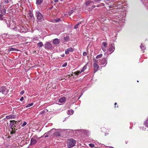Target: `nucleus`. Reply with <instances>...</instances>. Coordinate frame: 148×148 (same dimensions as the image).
<instances>
[{
  "mask_svg": "<svg viewBox=\"0 0 148 148\" xmlns=\"http://www.w3.org/2000/svg\"><path fill=\"white\" fill-rule=\"evenodd\" d=\"M112 17H111V18L114 19H116L117 20H112L111 21L114 24H116V25H117L118 26H120L121 25H123V23L124 22V20L123 19H122L121 20H120V19H119V17L117 16H111Z\"/></svg>",
  "mask_w": 148,
  "mask_h": 148,
  "instance_id": "1",
  "label": "nucleus"
},
{
  "mask_svg": "<svg viewBox=\"0 0 148 148\" xmlns=\"http://www.w3.org/2000/svg\"><path fill=\"white\" fill-rule=\"evenodd\" d=\"M4 20L5 22L7 24L8 27L10 29H13V28H14V26L15 23L13 21H11V18H6V19Z\"/></svg>",
  "mask_w": 148,
  "mask_h": 148,
  "instance_id": "2",
  "label": "nucleus"
},
{
  "mask_svg": "<svg viewBox=\"0 0 148 148\" xmlns=\"http://www.w3.org/2000/svg\"><path fill=\"white\" fill-rule=\"evenodd\" d=\"M76 141L73 139H69L67 141V145L68 148L73 147L76 144Z\"/></svg>",
  "mask_w": 148,
  "mask_h": 148,
  "instance_id": "3",
  "label": "nucleus"
},
{
  "mask_svg": "<svg viewBox=\"0 0 148 148\" xmlns=\"http://www.w3.org/2000/svg\"><path fill=\"white\" fill-rule=\"evenodd\" d=\"M36 16L37 17V19L39 20L43 21L44 20L42 15L39 11H37L36 12Z\"/></svg>",
  "mask_w": 148,
  "mask_h": 148,
  "instance_id": "4",
  "label": "nucleus"
},
{
  "mask_svg": "<svg viewBox=\"0 0 148 148\" xmlns=\"http://www.w3.org/2000/svg\"><path fill=\"white\" fill-rule=\"evenodd\" d=\"M66 101V98L64 97H62L56 101V103L59 105L64 103Z\"/></svg>",
  "mask_w": 148,
  "mask_h": 148,
  "instance_id": "5",
  "label": "nucleus"
},
{
  "mask_svg": "<svg viewBox=\"0 0 148 148\" xmlns=\"http://www.w3.org/2000/svg\"><path fill=\"white\" fill-rule=\"evenodd\" d=\"M10 123L9 124L10 126L11 127L12 130H16L15 127H16V124L17 121L14 120H11L10 121Z\"/></svg>",
  "mask_w": 148,
  "mask_h": 148,
  "instance_id": "6",
  "label": "nucleus"
},
{
  "mask_svg": "<svg viewBox=\"0 0 148 148\" xmlns=\"http://www.w3.org/2000/svg\"><path fill=\"white\" fill-rule=\"evenodd\" d=\"M45 47L46 49H53V47L49 42H46L45 45Z\"/></svg>",
  "mask_w": 148,
  "mask_h": 148,
  "instance_id": "7",
  "label": "nucleus"
},
{
  "mask_svg": "<svg viewBox=\"0 0 148 148\" xmlns=\"http://www.w3.org/2000/svg\"><path fill=\"white\" fill-rule=\"evenodd\" d=\"M0 93L4 95H6L8 93V90L5 87L3 86L0 88Z\"/></svg>",
  "mask_w": 148,
  "mask_h": 148,
  "instance_id": "8",
  "label": "nucleus"
},
{
  "mask_svg": "<svg viewBox=\"0 0 148 148\" xmlns=\"http://www.w3.org/2000/svg\"><path fill=\"white\" fill-rule=\"evenodd\" d=\"M74 50L71 47L68 48L65 51V53L66 54H68L70 52H73Z\"/></svg>",
  "mask_w": 148,
  "mask_h": 148,
  "instance_id": "9",
  "label": "nucleus"
},
{
  "mask_svg": "<svg viewBox=\"0 0 148 148\" xmlns=\"http://www.w3.org/2000/svg\"><path fill=\"white\" fill-rule=\"evenodd\" d=\"M21 25H18L16 27L13 28V30L17 32H20Z\"/></svg>",
  "mask_w": 148,
  "mask_h": 148,
  "instance_id": "10",
  "label": "nucleus"
},
{
  "mask_svg": "<svg viewBox=\"0 0 148 148\" xmlns=\"http://www.w3.org/2000/svg\"><path fill=\"white\" fill-rule=\"evenodd\" d=\"M16 117V115L10 114L8 116H7L5 117V119H15Z\"/></svg>",
  "mask_w": 148,
  "mask_h": 148,
  "instance_id": "11",
  "label": "nucleus"
},
{
  "mask_svg": "<svg viewBox=\"0 0 148 148\" xmlns=\"http://www.w3.org/2000/svg\"><path fill=\"white\" fill-rule=\"evenodd\" d=\"M107 62L106 58H103L101 61V65H103L106 63V65L107 64Z\"/></svg>",
  "mask_w": 148,
  "mask_h": 148,
  "instance_id": "12",
  "label": "nucleus"
},
{
  "mask_svg": "<svg viewBox=\"0 0 148 148\" xmlns=\"http://www.w3.org/2000/svg\"><path fill=\"white\" fill-rule=\"evenodd\" d=\"M109 51L111 52V53H112L114 50V46H113L112 44L109 45Z\"/></svg>",
  "mask_w": 148,
  "mask_h": 148,
  "instance_id": "13",
  "label": "nucleus"
},
{
  "mask_svg": "<svg viewBox=\"0 0 148 148\" xmlns=\"http://www.w3.org/2000/svg\"><path fill=\"white\" fill-rule=\"evenodd\" d=\"M93 66L94 72H95L98 70L99 67V66L98 64H93Z\"/></svg>",
  "mask_w": 148,
  "mask_h": 148,
  "instance_id": "14",
  "label": "nucleus"
},
{
  "mask_svg": "<svg viewBox=\"0 0 148 148\" xmlns=\"http://www.w3.org/2000/svg\"><path fill=\"white\" fill-rule=\"evenodd\" d=\"M53 42L55 45H57L59 44L60 41L58 39L55 38L53 40Z\"/></svg>",
  "mask_w": 148,
  "mask_h": 148,
  "instance_id": "15",
  "label": "nucleus"
},
{
  "mask_svg": "<svg viewBox=\"0 0 148 148\" xmlns=\"http://www.w3.org/2000/svg\"><path fill=\"white\" fill-rule=\"evenodd\" d=\"M37 140L36 139L32 138L31 139L30 144L31 145H34L35 144L37 143Z\"/></svg>",
  "mask_w": 148,
  "mask_h": 148,
  "instance_id": "16",
  "label": "nucleus"
},
{
  "mask_svg": "<svg viewBox=\"0 0 148 148\" xmlns=\"http://www.w3.org/2000/svg\"><path fill=\"white\" fill-rule=\"evenodd\" d=\"M20 33H23V32H26V29H25L24 27L21 25V29H20Z\"/></svg>",
  "mask_w": 148,
  "mask_h": 148,
  "instance_id": "17",
  "label": "nucleus"
},
{
  "mask_svg": "<svg viewBox=\"0 0 148 148\" xmlns=\"http://www.w3.org/2000/svg\"><path fill=\"white\" fill-rule=\"evenodd\" d=\"M28 15L31 18H32L34 17L33 11L32 10H30L29 11V12L28 13Z\"/></svg>",
  "mask_w": 148,
  "mask_h": 148,
  "instance_id": "18",
  "label": "nucleus"
},
{
  "mask_svg": "<svg viewBox=\"0 0 148 148\" xmlns=\"http://www.w3.org/2000/svg\"><path fill=\"white\" fill-rule=\"evenodd\" d=\"M9 3L8 0H4L3 2H2L0 4V7H1L2 5H3L4 4H5L8 3Z\"/></svg>",
  "mask_w": 148,
  "mask_h": 148,
  "instance_id": "19",
  "label": "nucleus"
},
{
  "mask_svg": "<svg viewBox=\"0 0 148 148\" xmlns=\"http://www.w3.org/2000/svg\"><path fill=\"white\" fill-rule=\"evenodd\" d=\"M60 133L59 132H56L53 134V135L56 136H60Z\"/></svg>",
  "mask_w": 148,
  "mask_h": 148,
  "instance_id": "20",
  "label": "nucleus"
},
{
  "mask_svg": "<svg viewBox=\"0 0 148 148\" xmlns=\"http://www.w3.org/2000/svg\"><path fill=\"white\" fill-rule=\"evenodd\" d=\"M8 50L9 51H18V50L15 49V48H13L11 47L8 48Z\"/></svg>",
  "mask_w": 148,
  "mask_h": 148,
  "instance_id": "21",
  "label": "nucleus"
},
{
  "mask_svg": "<svg viewBox=\"0 0 148 148\" xmlns=\"http://www.w3.org/2000/svg\"><path fill=\"white\" fill-rule=\"evenodd\" d=\"M43 2V0H36V3L37 5L41 4Z\"/></svg>",
  "mask_w": 148,
  "mask_h": 148,
  "instance_id": "22",
  "label": "nucleus"
},
{
  "mask_svg": "<svg viewBox=\"0 0 148 148\" xmlns=\"http://www.w3.org/2000/svg\"><path fill=\"white\" fill-rule=\"evenodd\" d=\"M107 43L106 42L104 41L102 42V45L101 47H107Z\"/></svg>",
  "mask_w": 148,
  "mask_h": 148,
  "instance_id": "23",
  "label": "nucleus"
},
{
  "mask_svg": "<svg viewBox=\"0 0 148 148\" xmlns=\"http://www.w3.org/2000/svg\"><path fill=\"white\" fill-rule=\"evenodd\" d=\"M43 44L42 42H40L38 43L37 44V45L40 48L42 47L43 46Z\"/></svg>",
  "mask_w": 148,
  "mask_h": 148,
  "instance_id": "24",
  "label": "nucleus"
},
{
  "mask_svg": "<svg viewBox=\"0 0 148 148\" xmlns=\"http://www.w3.org/2000/svg\"><path fill=\"white\" fill-rule=\"evenodd\" d=\"M93 2L92 1H88L86 2V5L87 6H89L90 5V4L92 3H93Z\"/></svg>",
  "mask_w": 148,
  "mask_h": 148,
  "instance_id": "25",
  "label": "nucleus"
},
{
  "mask_svg": "<svg viewBox=\"0 0 148 148\" xmlns=\"http://www.w3.org/2000/svg\"><path fill=\"white\" fill-rule=\"evenodd\" d=\"M144 125H145L146 127H148V118L146 121L144 122Z\"/></svg>",
  "mask_w": 148,
  "mask_h": 148,
  "instance_id": "26",
  "label": "nucleus"
},
{
  "mask_svg": "<svg viewBox=\"0 0 148 148\" xmlns=\"http://www.w3.org/2000/svg\"><path fill=\"white\" fill-rule=\"evenodd\" d=\"M140 47L142 50H144L145 49V47L142 44L140 46Z\"/></svg>",
  "mask_w": 148,
  "mask_h": 148,
  "instance_id": "27",
  "label": "nucleus"
},
{
  "mask_svg": "<svg viewBox=\"0 0 148 148\" xmlns=\"http://www.w3.org/2000/svg\"><path fill=\"white\" fill-rule=\"evenodd\" d=\"M4 19H6V18H3V16L2 14H0V20H3L4 22H5Z\"/></svg>",
  "mask_w": 148,
  "mask_h": 148,
  "instance_id": "28",
  "label": "nucleus"
},
{
  "mask_svg": "<svg viewBox=\"0 0 148 148\" xmlns=\"http://www.w3.org/2000/svg\"><path fill=\"white\" fill-rule=\"evenodd\" d=\"M58 129L56 130L55 129H53L51 130L50 131H48L46 133L47 134H48L49 135L51 134V132L53 130H58Z\"/></svg>",
  "mask_w": 148,
  "mask_h": 148,
  "instance_id": "29",
  "label": "nucleus"
},
{
  "mask_svg": "<svg viewBox=\"0 0 148 148\" xmlns=\"http://www.w3.org/2000/svg\"><path fill=\"white\" fill-rule=\"evenodd\" d=\"M104 4L103 3H101L100 4L97 5V7H99L101 6H104Z\"/></svg>",
  "mask_w": 148,
  "mask_h": 148,
  "instance_id": "30",
  "label": "nucleus"
},
{
  "mask_svg": "<svg viewBox=\"0 0 148 148\" xmlns=\"http://www.w3.org/2000/svg\"><path fill=\"white\" fill-rule=\"evenodd\" d=\"M0 12L1 13L3 14H5V10L4 9L2 10H1Z\"/></svg>",
  "mask_w": 148,
  "mask_h": 148,
  "instance_id": "31",
  "label": "nucleus"
},
{
  "mask_svg": "<svg viewBox=\"0 0 148 148\" xmlns=\"http://www.w3.org/2000/svg\"><path fill=\"white\" fill-rule=\"evenodd\" d=\"M86 66H85L83 68L81 69V72L82 73L84 71L86 70Z\"/></svg>",
  "mask_w": 148,
  "mask_h": 148,
  "instance_id": "32",
  "label": "nucleus"
},
{
  "mask_svg": "<svg viewBox=\"0 0 148 148\" xmlns=\"http://www.w3.org/2000/svg\"><path fill=\"white\" fill-rule=\"evenodd\" d=\"M98 60H96L95 59H94L93 60V62H94V64H97V63H98Z\"/></svg>",
  "mask_w": 148,
  "mask_h": 148,
  "instance_id": "33",
  "label": "nucleus"
},
{
  "mask_svg": "<svg viewBox=\"0 0 148 148\" xmlns=\"http://www.w3.org/2000/svg\"><path fill=\"white\" fill-rule=\"evenodd\" d=\"M102 56V54H100L97 55L96 57V58L97 59H98L99 58H101Z\"/></svg>",
  "mask_w": 148,
  "mask_h": 148,
  "instance_id": "34",
  "label": "nucleus"
},
{
  "mask_svg": "<svg viewBox=\"0 0 148 148\" xmlns=\"http://www.w3.org/2000/svg\"><path fill=\"white\" fill-rule=\"evenodd\" d=\"M82 72H81V71H77L75 72H74V73L77 75H78L79 74H80Z\"/></svg>",
  "mask_w": 148,
  "mask_h": 148,
  "instance_id": "35",
  "label": "nucleus"
},
{
  "mask_svg": "<svg viewBox=\"0 0 148 148\" xmlns=\"http://www.w3.org/2000/svg\"><path fill=\"white\" fill-rule=\"evenodd\" d=\"M33 103H29L26 106V108H28V107H30L32 106H33Z\"/></svg>",
  "mask_w": 148,
  "mask_h": 148,
  "instance_id": "36",
  "label": "nucleus"
},
{
  "mask_svg": "<svg viewBox=\"0 0 148 148\" xmlns=\"http://www.w3.org/2000/svg\"><path fill=\"white\" fill-rule=\"evenodd\" d=\"M80 23H79L77 24L74 27V28L75 29H77V28L78 26L79 25V24Z\"/></svg>",
  "mask_w": 148,
  "mask_h": 148,
  "instance_id": "37",
  "label": "nucleus"
},
{
  "mask_svg": "<svg viewBox=\"0 0 148 148\" xmlns=\"http://www.w3.org/2000/svg\"><path fill=\"white\" fill-rule=\"evenodd\" d=\"M101 49L103 50V51L105 52L106 51V47H101Z\"/></svg>",
  "mask_w": 148,
  "mask_h": 148,
  "instance_id": "38",
  "label": "nucleus"
},
{
  "mask_svg": "<svg viewBox=\"0 0 148 148\" xmlns=\"http://www.w3.org/2000/svg\"><path fill=\"white\" fill-rule=\"evenodd\" d=\"M67 62H65L62 65V67H66L67 66Z\"/></svg>",
  "mask_w": 148,
  "mask_h": 148,
  "instance_id": "39",
  "label": "nucleus"
},
{
  "mask_svg": "<svg viewBox=\"0 0 148 148\" xmlns=\"http://www.w3.org/2000/svg\"><path fill=\"white\" fill-rule=\"evenodd\" d=\"M96 7V6L95 5H93L92 6L91 8H89V10L90 11L92 10L93 8Z\"/></svg>",
  "mask_w": 148,
  "mask_h": 148,
  "instance_id": "40",
  "label": "nucleus"
},
{
  "mask_svg": "<svg viewBox=\"0 0 148 148\" xmlns=\"http://www.w3.org/2000/svg\"><path fill=\"white\" fill-rule=\"evenodd\" d=\"M89 146L90 147H94V144H92V143H90L89 144Z\"/></svg>",
  "mask_w": 148,
  "mask_h": 148,
  "instance_id": "41",
  "label": "nucleus"
},
{
  "mask_svg": "<svg viewBox=\"0 0 148 148\" xmlns=\"http://www.w3.org/2000/svg\"><path fill=\"white\" fill-rule=\"evenodd\" d=\"M60 19L59 18H57V19H55L54 20V21L56 22H59V21H60Z\"/></svg>",
  "mask_w": 148,
  "mask_h": 148,
  "instance_id": "42",
  "label": "nucleus"
},
{
  "mask_svg": "<svg viewBox=\"0 0 148 148\" xmlns=\"http://www.w3.org/2000/svg\"><path fill=\"white\" fill-rule=\"evenodd\" d=\"M27 124V123L25 121L23 123V124L21 125V126L22 127H24V126L25 125Z\"/></svg>",
  "mask_w": 148,
  "mask_h": 148,
  "instance_id": "43",
  "label": "nucleus"
},
{
  "mask_svg": "<svg viewBox=\"0 0 148 148\" xmlns=\"http://www.w3.org/2000/svg\"><path fill=\"white\" fill-rule=\"evenodd\" d=\"M43 110L41 112H40V114H43L45 112V110Z\"/></svg>",
  "mask_w": 148,
  "mask_h": 148,
  "instance_id": "44",
  "label": "nucleus"
},
{
  "mask_svg": "<svg viewBox=\"0 0 148 148\" xmlns=\"http://www.w3.org/2000/svg\"><path fill=\"white\" fill-rule=\"evenodd\" d=\"M38 38L37 37L36 38H33V41H35V40H38Z\"/></svg>",
  "mask_w": 148,
  "mask_h": 148,
  "instance_id": "45",
  "label": "nucleus"
},
{
  "mask_svg": "<svg viewBox=\"0 0 148 148\" xmlns=\"http://www.w3.org/2000/svg\"><path fill=\"white\" fill-rule=\"evenodd\" d=\"M45 138L48 137L49 136L47 134V133H45L43 135Z\"/></svg>",
  "mask_w": 148,
  "mask_h": 148,
  "instance_id": "46",
  "label": "nucleus"
},
{
  "mask_svg": "<svg viewBox=\"0 0 148 148\" xmlns=\"http://www.w3.org/2000/svg\"><path fill=\"white\" fill-rule=\"evenodd\" d=\"M83 55L84 56H86L87 55L86 53V52H84L83 53Z\"/></svg>",
  "mask_w": 148,
  "mask_h": 148,
  "instance_id": "47",
  "label": "nucleus"
},
{
  "mask_svg": "<svg viewBox=\"0 0 148 148\" xmlns=\"http://www.w3.org/2000/svg\"><path fill=\"white\" fill-rule=\"evenodd\" d=\"M64 40H68L69 39V37H64Z\"/></svg>",
  "mask_w": 148,
  "mask_h": 148,
  "instance_id": "48",
  "label": "nucleus"
},
{
  "mask_svg": "<svg viewBox=\"0 0 148 148\" xmlns=\"http://www.w3.org/2000/svg\"><path fill=\"white\" fill-rule=\"evenodd\" d=\"M24 90H22L20 92V94L21 95H23L24 93Z\"/></svg>",
  "mask_w": 148,
  "mask_h": 148,
  "instance_id": "49",
  "label": "nucleus"
},
{
  "mask_svg": "<svg viewBox=\"0 0 148 148\" xmlns=\"http://www.w3.org/2000/svg\"><path fill=\"white\" fill-rule=\"evenodd\" d=\"M106 1H105L106 3L107 4H109L110 2L108 1V0H106Z\"/></svg>",
  "mask_w": 148,
  "mask_h": 148,
  "instance_id": "50",
  "label": "nucleus"
},
{
  "mask_svg": "<svg viewBox=\"0 0 148 148\" xmlns=\"http://www.w3.org/2000/svg\"><path fill=\"white\" fill-rule=\"evenodd\" d=\"M23 99H24V98H23V97H22L20 99V100L21 101H22L23 100Z\"/></svg>",
  "mask_w": 148,
  "mask_h": 148,
  "instance_id": "51",
  "label": "nucleus"
},
{
  "mask_svg": "<svg viewBox=\"0 0 148 148\" xmlns=\"http://www.w3.org/2000/svg\"><path fill=\"white\" fill-rule=\"evenodd\" d=\"M116 6L118 8L121 7V6L119 4H118Z\"/></svg>",
  "mask_w": 148,
  "mask_h": 148,
  "instance_id": "52",
  "label": "nucleus"
},
{
  "mask_svg": "<svg viewBox=\"0 0 148 148\" xmlns=\"http://www.w3.org/2000/svg\"><path fill=\"white\" fill-rule=\"evenodd\" d=\"M61 57H64V54L63 53V54H61Z\"/></svg>",
  "mask_w": 148,
  "mask_h": 148,
  "instance_id": "53",
  "label": "nucleus"
},
{
  "mask_svg": "<svg viewBox=\"0 0 148 148\" xmlns=\"http://www.w3.org/2000/svg\"><path fill=\"white\" fill-rule=\"evenodd\" d=\"M58 0H54V1L56 3L58 1Z\"/></svg>",
  "mask_w": 148,
  "mask_h": 148,
  "instance_id": "54",
  "label": "nucleus"
},
{
  "mask_svg": "<svg viewBox=\"0 0 148 148\" xmlns=\"http://www.w3.org/2000/svg\"><path fill=\"white\" fill-rule=\"evenodd\" d=\"M94 1L96 2H98L99 1H100V0H94Z\"/></svg>",
  "mask_w": 148,
  "mask_h": 148,
  "instance_id": "55",
  "label": "nucleus"
},
{
  "mask_svg": "<svg viewBox=\"0 0 148 148\" xmlns=\"http://www.w3.org/2000/svg\"><path fill=\"white\" fill-rule=\"evenodd\" d=\"M73 13V12H71V13L69 12V16H70V15H71V14H72V13Z\"/></svg>",
  "mask_w": 148,
  "mask_h": 148,
  "instance_id": "56",
  "label": "nucleus"
},
{
  "mask_svg": "<svg viewBox=\"0 0 148 148\" xmlns=\"http://www.w3.org/2000/svg\"><path fill=\"white\" fill-rule=\"evenodd\" d=\"M108 6L109 7V8H112V5H110Z\"/></svg>",
  "mask_w": 148,
  "mask_h": 148,
  "instance_id": "57",
  "label": "nucleus"
},
{
  "mask_svg": "<svg viewBox=\"0 0 148 148\" xmlns=\"http://www.w3.org/2000/svg\"><path fill=\"white\" fill-rule=\"evenodd\" d=\"M71 114H73V110H71Z\"/></svg>",
  "mask_w": 148,
  "mask_h": 148,
  "instance_id": "58",
  "label": "nucleus"
},
{
  "mask_svg": "<svg viewBox=\"0 0 148 148\" xmlns=\"http://www.w3.org/2000/svg\"><path fill=\"white\" fill-rule=\"evenodd\" d=\"M3 36H4H4L6 37V36H7V35L6 34H4L3 35Z\"/></svg>",
  "mask_w": 148,
  "mask_h": 148,
  "instance_id": "59",
  "label": "nucleus"
},
{
  "mask_svg": "<svg viewBox=\"0 0 148 148\" xmlns=\"http://www.w3.org/2000/svg\"><path fill=\"white\" fill-rule=\"evenodd\" d=\"M16 36H19V34H18L16 35Z\"/></svg>",
  "mask_w": 148,
  "mask_h": 148,
  "instance_id": "60",
  "label": "nucleus"
},
{
  "mask_svg": "<svg viewBox=\"0 0 148 148\" xmlns=\"http://www.w3.org/2000/svg\"><path fill=\"white\" fill-rule=\"evenodd\" d=\"M115 4H116V3L117 4V3H117V1H116V2H115Z\"/></svg>",
  "mask_w": 148,
  "mask_h": 148,
  "instance_id": "61",
  "label": "nucleus"
},
{
  "mask_svg": "<svg viewBox=\"0 0 148 148\" xmlns=\"http://www.w3.org/2000/svg\"><path fill=\"white\" fill-rule=\"evenodd\" d=\"M109 148H114L112 147H109Z\"/></svg>",
  "mask_w": 148,
  "mask_h": 148,
  "instance_id": "62",
  "label": "nucleus"
},
{
  "mask_svg": "<svg viewBox=\"0 0 148 148\" xmlns=\"http://www.w3.org/2000/svg\"><path fill=\"white\" fill-rule=\"evenodd\" d=\"M114 104H115V105H116V104H117V103H114Z\"/></svg>",
  "mask_w": 148,
  "mask_h": 148,
  "instance_id": "63",
  "label": "nucleus"
},
{
  "mask_svg": "<svg viewBox=\"0 0 148 148\" xmlns=\"http://www.w3.org/2000/svg\"><path fill=\"white\" fill-rule=\"evenodd\" d=\"M61 1H63V0H60Z\"/></svg>",
  "mask_w": 148,
  "mask_h": 148,
  "instance_id": "64",
  "label": "nucleus"
}]
</instances>
